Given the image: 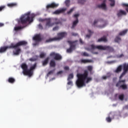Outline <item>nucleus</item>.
<instances>
[{
  "mask_svg": "<svg viewBox=\"0 0 128 128\" xmlns=\"http://www.w3.org/2000/svg\"><path fill=\"white\" fill-rule=\"evenodd\" d=\"M78 80L76 82V86L78 88H82L86 86V84L90 82L92 80V78L88 76V72H85L84 74H78Z\"/></svg>",
  "mask_w": 128,
  "mask_h": 128,
  "instance_id": "obj_1",
  "label": "nucleus"
},
{
  "mask_svg": "<svg viewBox=\"0 0 128 128\" xmlns=\"http://www.w3.org/2000/svg\"><path fill=\"white\" fill-rule=\"evenodd\" d=\"M28 42L25 41H22L18 42L16 45H14V44H12L10 46H5V47H1L0 48V52H4L8 50V48H14V50L13 51V54L14 56H18L20 52V46H24V44H26Z\"/></svg>",
  "mask_w": 128,
  "mask_h": 128,
  "instance_id": "obj_2",
  "label": "nucleus"
},
{
  "mask_svg": "<svg viewBox=\"0 0 128 128\" xmlns=\"http://www.w3.org/2000/svg\"><path fill=\"white\" fill-rule=\"evenodd\" d=\"M32 18H34V14H31L30 12H28L26 14L22 15L20 20H18L19 24H26V22H32L34 20Z\"/></svg>",
  "mask_w": 128,
  "mask_h": 128,
  "instance_id": "obj_3",
  "label": "nucleus"
},
{
  "mask_svg": "<svg viewBox=\"0 0 128 128\" xmlns=\"http://www.w3.org/2000/svg\"><path fill=\"white\" fill-rule=\"evenodd\" d=\"M36 64H34L32 66L30 70H28V66L26 64H22L21 65V68L23 70V74L24 76H32V70H34L36 66Z\"/></svg>",
  "mask_w": 128,
  "mask_h": 128,
  "instance_id": "obj_4",
  "label": "nucleus"
},
{
  "mask_svg": "<svg viewBox=\"0 0 128 128\" xmlns=\"http://www.w3.org/2000/svg\"><path fill=\"white\" fill-rule=\"evenodd\" d=\"M92 49L98 48V50H106V48H108V47H106V46H94V45H92Z\"/></svg>",
  "mask_w": 128,
  "mask_h": 128,
  "instance_id": "obj_5",
  "label": "nucleus"
},
{
  "mask_svg": "<svg viewBox=\"0 0 128 128\" xmlns=\"http://www.w3.org/2000/svg\"><path fill=\"white\" fill-rule=\"evenodd\" d=\"M51 56H53L55 60H60L62 58V56L60 55L56 54L54 52H52L50 54Z\"/></svg>",
  "mask_w": 128,
  "mask_h": 128,
  "instance_id": "obj_6",
  "label": "nucleus"
},
{
  "mask_svg": "<svg viewBox=\"0 0 128 128\" xmlns=\"http://www.w3.org/2000/svg\"><path fill=\"white\" fill-rule=\"evenodd\" d=\"M66 36V32H62L59 34H58V38H56L55 40H62V38Z\"/></svg>",
  "mask_w": 128,
  "mask_h": 128,
  "instance_id": "obj_7",
  "label": "nucleus"
},
{
  "mask_svg": "<svg viewBox=\"0 0 128 128\" xmlns=\"http://www.w3.org/2000/svg\"><path fill=\"white\" fill-rule=\"evenodd\" d=\"M58 6V4H56L54 2H53L51 4H48L46 6L47 8H57V6Z\"/></svg>",
  "mask_w": 128,
  "mask_h": 128,
  "instance_id": "obj_8",
  "label": "nucleus"
},
{
  "mask_svg": "<svg viewBox=\"0 0 128 128\" xmlns=\"http://www.w3.org/2000/svg\"><path fill=\"white\" fill-rule=\"evenodd\" d=\"M33 40L35 42H40V35L36 34L33 37Z\"/></svg>",
  "mask_w": 128,
  "mask_h": 128,
  "instance_id": "obj_9",
  "label": "nucleus"
},
{
  "mask_svg": "<svg viewBox=\"0 0 128 128\" xmlns=\"http://www.w3.org/2000/svg\"><path fill=\"white\" fill-rule=\"evenodd\" d=\"M64 10H66V9H61L57 10L54 12V14H60L61 12H64Z\"/></svg>",
  "mask_w": 128,
  "mask_h": 128,
  "instance_id": "obj_10",
  "label": "nucleus"
},
{
  "mask_svg": "<svg viewBox=\"0 0 128 128\" xmlns=\"http://www.w3.org/2000/svg\"><path fill=\"white\" fill-rule=\"evenodd\" d=\"M122 66H118V67L117 68L115 72L118 73V72H122Z\"/></svg>",
  "mask_w": 128,
  "mask_h": 128,
  "instance_id": "obj_11",
  "label": "nucleus"
},
{
  "mask_svg": "<svg viewBox=\"0 0 128 128\" xmlns=\"http://www.w3.org/2000/svg\"><path fill=\"white\" fill-rule=\"evenodd\" d=\"M118 16H122L123 14H126V12L124 11V10H120L119 11L118 13Z\"/></svg>",
  "mask_w": 128,
  "mask_h": 128,
  "instance_id": "obj_12",
  "label": "nucleus"
},
{
  "mask_svg": "<svg viewBox=\"0 0 128 128\" xmlns=\"http://www.w3.org/2000/svg\"><path fill=\"white\" fill-rule=\"evenodd\" d=\"M8 6V8H14V6H16V3H10V4H7Z\"/></svg>",
  "mask_w": 128,
  "mask_h": 128,
  "instance_id": "obj_13",
  "label": "nucleus"
},
{
  "mask_svg": "<svg viewBox=\"0 0 128 128\" xmlns=\"http://www.w3.org/2000/svg\"><path fill=\"white\" fill-rule=\"evenodd\" d=\"M110 6H114V4H116V2L114 0H109Z\"/></svg>",
  "mask_w": 128,
  "mask_h": 128,
  "instance_id": "obj_14",
  "label": "nucleus"
},
{
  "mask_svg": "<svg viewBox=\"0 0 128 128\" xmlns=\"http://www.w3.org/2000/svg\"><path fill=\"white\" fill-rule=\"evenodd\" d=\"M99 8H103V10H106V4L103 3L101 5L99 6Z\"/></svg>",
  "mask_w": 128,
  "mask_h": 128,
  "instance_id": "obj_15",
  "label": "nucleus"
},
{
  "mask_svg": "<svg viewBox=\"0 0 128 128\" xmlns=\"http://www.w3.org/2000/svg\"><path fill=\"white\" fill-rule=\"evenodd\" d=\"M128 32V30H124L120 33V36H124Z\"/></svg>",
  "mask_w": 128,
  "mask_h": 128,
  "instance_id": "obj_16",
  "label": "nucleus"
},
{
  "mask_svg": "<svg viewBox=\"0 0 128 128\" xmlns=\"http://www.w3.org/2000/svg\"><path fill=\"white\" fill-rule=\"evenodd\" d=\"M98 42H106V38L103 37L98 40Z\"/></svg>",
  "mask_w": 128,
  "mask_h": 128,
  "instance_id": "obj_17",
  "label": "nucleus"
},
{
  "mask_svg": "<svg viewBox=\"0 0 128 128\" xmlns=\"http://www.w3.org/2000/svg\"><path fill=\"white\" fill-rule=\"evenodd\" d=\"M78 19H76L75 21L73 22L72 27L74 28V26H76V24H78Z\"/></svg>",
  "mask_w": 128,
  "mask_h": 128,
  "instance_id": "obj_18",
  "label": "nucleus"
},
{
  "mask_svg": "<svg viewBox=\"0 0 128 128\" xmlns=\"http://www.w3.org/2000/svg\"><path fill=\"white\" fill-rule=\"evenodd\" d=\"M48 58H47V59L45 60L43 62L42 65L43 66H46V64H48Z\"/></svg>",
  "mask_w": 128,
  "mask_h": 128,
  "instance_id": "obj_19",
  "label": "nucleus"
},
{
  "mask_svg": "<svg viewBox=\"0 0 128 128\" xmlns=\"http://www.w3.org/2000/svg\"><path fill=\"white\" fill-rule=\"evenodd\" d=\"M50 66H56V63L54 62V60H52L50 62Z\"/></svg>",
  "mask_w": 128,
  "mask_h": 128,
  "instance_id": "obj_20",
  "label": "nucleus"
},
{
  "mask_svg": "<svg viewBox=\"0 0 128 128\" xmlns=\"http://www.w3.org/2000/svg\"><path fill=\"white\" fill-rule=\"evenodd\" d=\"M8 80L9 82H11V83L14 82V78H8Z\"/></svg>",
  "mask_w": 128,
  "mask_h": 128,
  "instance_id": "obj_21",
  "label": "nucleus"
},
{
  "mask_svg": "<svg viewBox=\"0 0 128 128\" xmlns=\"http://www.w3.org/2000/svg\"><path fill=\"white\" fill-rule=\"evenodd\" d=\"M72 78H74V74H72L69 75L68 80H72Z\"/></svg>",
  "mask_w": 128,
  "mask_h": 128,
  "instance_id": "obj_22",
  "label": "nucleus"
},
{
  "mask_svg": "<svg viewBox=\"0 0 128 128\" xmlns=\"http://www.w3.org/2000/svg\"><path fill=\"white\" fill-rule=\"evenodd\" d=\"M65 4H66V6H69L70 5V0H66L65 1Z\"/></svg>",
  "mask_w": 128,
  "mask_h": 128,
  "instance_id": "obj_23",
  "label": "nucleus"
},
{
  "mask_svg": "<svg viewBox=\"0 0 128 128\" xmlns=\"http://www.w3.org/2000/svg\"><path fill=\"white\" fill-rule=\"evenodd\" d=\"M121 88H123V90H126V84H123L122 86H121Z\"/></svg>",
  "mask_w": 128,
  "mask_h": 128,
  "instance_id": "obj_24",
  "label": "nucleus"
},
{
  "mask_svg": "<svg viewBox=\"0 0 128 128\" xmlns=\"http://www.w3.org/2000/svg\"><path fill=\"white\" fill-rule=\"evenodd\" d=\"M72 46H71L70 48V49L67 50V52H72Z\"/></svg>",
  "mask_w": 128,
  "mask_h": 128,
  "instance_id": "obj_25",
  "label": "nucleus"
},
{
  "mask_svg": "<svg viewBox=\"0 0 128 128\" xmlns=\"http://www.w3.org/2000/svg\"><path fill=\"white\" fill-rule=\"evenodd\" d=\"M106 120L108 122H112V119L110 118H107Z\"/></svg>",
  "mask_w": 128,
  "mask_h": 128,
  "instance_id": "obj_26",
  "label": "nucleus"
},
{
  "mask_svg": "<svg viewBox=\"0 0 128 128\" xmlns=\"http://www.w3.org/2000/svg\"><path fill=\"white\" fill-rule=\"evenodd\" d=\"M79 16H80V14H76L74 15V18H77Z\"/></svg>",
  "mask_w": 128,
  "mask_h": 128,
  "instance_id": "obj_27",
  "label": "nucleus"
},
{
  "mask_svg": "<svg viewBox=\"0 0 128 128\" xmlns=\"http://www.w3.org/2000/svg\"><path fill=\"white\" fill-rule=\"evenodd\" d=\"M126 82L124 80L123 81H120L118 84H117L116 86H120V84H122V82Z\"/></svg>",
  "mask_w": 128,
  "mask_h": 128,
  "instance_id": "obj_28",
  "label": "nucleus"
},
{
  "mask_svg": "<svg viewBox=\"0 0 128 128\" xmlns=\"http://www.w3.org/2000/svg\"><path fill=\"white\" fill-rule=\"evenodd\" d=\"M119 98L120 100H123L124 98V95L121 94L119 96Z\"/></svg>",
  "mask_w": 128,
  "mask_h": 128,
  "instance_id": "obj_29",
  "label": "nucleus"
},
{
  "mask_svg": "<svg viewBox=\"0 0 128 128\" xmlns=\"http://www.w3.org/2000/svg\"><path fill=\"white\" fill-rule=\"evenodd\" d=\"M20 30V27H15L14 28V30Z\"/></svg>",
  "mask_w": 128,
  "mask_h": 128,
  "instance_id": "obj_30",
  "label": "nucleus"
},
{
  "mask_svg": "<svg viewBox=\"0 0 128 128\" xmlns=\"http://www.w3.org/2000/svg\"><path fill=\"white\" fill-rule=\"evenodd\" d=\"M72 10H74V8H71V9L70 10V11L68 12V14H70V12H72Z\"/></svg>",
  "mask_w": 128,
  "mask_h": 128,
  "instance_id": "obj_31",
  "label": "nucleus"
},
{
  "mask_svg": "<svg viewBox=\"0 0 128 128\" xmlns=\"http://www.w3.org/2000/svg\"><path fill=\"white\" fill-rule=\"evenodd\" d=\"M44 56H46V54H44V53H42V54H40V58H44Z\"/></svg>",
  "mask_w": 128,
  "mask_h": 128,
  "instance_id": "obj_32",
  "label": "nucleus"
},
{
  "mask_svg": "<svg viewBox=\"0 0 128 128\" xmlns=\"http://www.w3.org/2000/svg\"><path fill=\"white\" fill-rule=\"evenodd\" d=\"M88 70H92V67L91 66H89L88 67Z\"/></svg>",
  "mask_w": 128,
  "mask_h": 128,
  "instance_id": "obj_33",
  "label": "nucleus"
},
{
  "mask_svg": "<svg viewBox=\"0 0 128 128\" xmlns=\"http://www.w3.org/2000/svg\"><path fill=\"white\" fill-rule=\"evenodd\" d=\"M68 84L69 86H72V82L69 81V82H68Z\"/></svg>",
  "mask_w": 128,
  "mask_h": 128,
  "instance_id": "obj_34",
  "label": "nucleus"
},
{
  "mask_svg": "<svg viewBox=\"0 0 128 128\" xmlns=\"http://www.w3.org/2000/svg\"><path fill=\"white\" fill-rule=\"evenodd\" d=\"M4 6H2L0 7V12L1 10H4Z\"/></svg>",
  "mask_w": 128,
  "mask_h": 128,
  "instance_id": "obj_35",
  "label": "nucleus"
},
{
  "mask_svg": "<svg viewBox=\"0 0 128 128\" xmlns=\"http://www.w3.org/2000/svg\"><path fill=\"white\" fill-rule=\"evenodd\" d=\"M83 55L84 56H88V54H87L86 52H84V53L83 54Z\"/></svg>",
  "mask_w": 128,
  "mask_h": 128,
  "instance_id": "obj_36",
  "label": "nucleus"
},
{
  "mask_svg": "<svg viewBox=\"0 0 128 128\" xmlns=\"http://www.w3.org/2000/svg\"><path fill=\"white\" fill-rule=\"evenodd\" d=\"M52 42V39H49L48 40H46V42Z\"/></svg>",
  "mask_w": 128,
  "mask_h": 128,
  "instance_id": "obj_37",
  "label": "nucleus"
},
{
  "mask_svg": "<svg viewBox=\"0 0 128 128\" xmlns=\"http://www.w3.org/2000/svg\"><path fill=\"white\" fill-rule=\"evenodd\" d=\"M116 42H118L119 40H120V38H116L115 40Z\"/></svg>",
  "mask_w": 128,
  "mask_h": 128,
  "instance_id": "obj_38",
  "label": "nucleus"
},
{
  "mask_svg": "<svg viewBox=\"0 0 128 128\" xmlns=\"http://www.w3.org/2000/svg\"><path fill=\"white\" fill-rule=\"evenodd\" d=\"M36 60V59H32V58L30 59V62H34Z\"/></svg>",
  "mask_w": 128,
  "mask_h": 128,
  "instance_id": "obj_39",
  "label": "nucleus"
},
{
  "mask_svg": "<svg viewBox=\"0 0 128 128\" xmlns=\"http://www.w3.org/2000/svg\"><path fill=\"white\" fill-rule=\"evenodd\" d=\"M82 62H88V60H82Z\"/></svg>",
  "mask_w": 128,
  "mask_h": 128,
  "instance_id": "obj_40",
  "label": "nucleus"
},
{
  "mask_svg": "<svg viewBox=\"0 0 128 128\" xmlns=\"http://www.w3.org/2000/svg\"><path fill=\"white\" fill-rule=\"evenodd\" d=\"M39 22H44V20H42V18H40L38 19Z\"/></svg>",
  "mask_w": 128,
  "mask_h": 128,
  "instance_id": "obj_41",
  "label": "nucleus"
},
{
  "mask_svg": "<svg viewBox=\"0 0 128 128\" xmlns=\"http://www.w3.org/2000/svg\"><path fill=\"white\" fill-rule=\"evenodd\" d=\"M38 28H40V29H42V25L39 24L38 25Z\"/></svg>",
  "mask_w": 128,
  "mask_h": 128,
  "instance_id": "obj_42",
  "label": "nucleus"
},
{
  "mask_svg": "<svg viewBox=\"0 0 128 128\" xmlns=\"http://www.w3.org/2000/svg\"><path fill=\"white\" fill-rule=\"evenodd\" d=\"M58 27H56V28H53V30H58Z\"/></svg>",
  "mask_w": 128,
  "mask_h": 128,
  "instance_id": "obj_43",
  "label": "nucleus"
},
{
  "mask_svg": "<svg viewBox=\"0 0 128 128\" xmlns=\"http://www.w3.org/2000/svg\"><path fill=\"white\" fill-rule=\"evenodd\" d=\"M102 78H103V80H106V76H103Z\"/></svg>",
  "mask_w": 128,
  "mask_h": 128,
  "instance_id": "obj_44",
  "label": "nucleus"
},
{
  "mask_svg": "<svg viewBox=\"0 0 128 128\" xmlns=\"http://www.w3.org/2000/svg\"><path fill=\"white\" fill-rule=\"evenodd\" d=\"M1 26H4V24L0 23V28H1Z\"/></svg>",
  "mask_w": 128,
  "mask_h": 128,
  "instance_id": "obj_45",
  "label": "nucleus"
},
{
  "mask_svg": "<svg viewBox=\"0 0 128 128\" xmlns=\"http://www.w3.org/2000/svg\"><path fill=\"white\" fill-rule=\"evenodd\" d=\"M47 26H52V25H50V23L46 24Z\"/></svg>",
  "mask_w": 128,
  "mask_h": 128,
  "instance_id": "obj_46",
  "label": "nucleus"
},
{
  "mask_svg": "<svg viewBox=\"0 0 128 128\" xmlns=\"http://www.w3.org/2000/svg\"><path fill=\"white\" fill-rule=\"evenodd\" d=\"M64 70H68V66H65Z\"/></svg>",
  "mask_w": 128,
  "mask_h": 128,
  "instance_id": "obj_47",
  "label": "nucleus"
},
{
  "mask_svg": "<svg viewBox=\"0 0 128 128\" xmlns=\"http://www.w3.org/2000/svg\"><path fill=\"white\" fill-rule=\"evenodd\" d=\"M114 62H116L112 61L111 62H110V64H114Z\"/></svg>",
  "mask_w": 128,
  "mask_h": 128,
  "instance_id": "obj_48",
  "label": "nucleus"
},
{
  "mask_svg": "<svg viewBox=\"0 0 128 128\" xmlns=\"http://www.w3.org/2000/svg\"><path fill=\"white\" fill-rule=\"evenodd\" d=\"M80 44H82V39L80 40Z\"/></svg>",
  "mask_w": 128,
  "mask_h": 128,
  "instance_id": "obj_49",
  "label": "nucleus"
},
{
  "mask_svg": "<svg viewBox=\"0 0 128 128\" xmlns=\"http://www.w3.org/2000/svg\"><path fill=\"white\" fill-rule=\"evenodd\" d=\"M122 56H124L123 54H121L120 56H118V58H122Z\"/></svg>",
  "mask_w": 128,
  "mask_h": 128,
  "instance_id": "obj_50",
  "label": "nucleus"
},
{
  "mask_svg": "<svg viewBox=\"0 0 128 128\" xmlns=\"http://www.w3.org/2000/svg\"><path fill=\"white\" fill-rule=\"evenodd\" d=\"M96 22H98V21H94V24H96Z\"/></svg>",
  "mask_w": 128,
  "mask_h": 128,
  "instance_id": "obj_51",
  "label": "nucleus"
},
{
  "mask_svg": "<svg viewBox=\"0 0 128 128\" xmlns=\"http://www.w3.org/2000/svg\"><path fill=\"white\" fill-rule=\"evenodd\" d=\"M62 72L60 71V72H58V74H62Z\"/></svg>",
  "mask_w": 128,
  "mask_h": 128,
  "instance_id": "obj_52",
  "label": "nucleus"
},
{
  "mask_svg": "<svg viewBox=\"0 0 128 128\" xmlns=\"http://www.w3.org/2000/svg\"><path fill=\"white\" fill-rule=\"evenodd\" d=\"M51 72H49L48 74H48H50V73H51Z\"/></svg>",
  "mask_w": 128,
  "mask_h": 128,
  "instance_id": "obj_53",
  "label": "nucleus"
},
{
  "mask_svg": "<svg viewBox=\"0 0 128 128\" xmlns=\"http://www.w3.org/2000/svg\"><path fill=\"white\" fill-rule=\"evenodd\" d=\"M86 38H90V36H86Z\"/></svg>",
  "mask_w": 128,
  "mask_h": 128,
  "instance_id": "obj_54",
  "label": "nucleus"
},
{
  "mask_svg": "<svg viewBox=\"0 0 128 128\" xmlns=\"http://www.w3.org/2000/svg\"><path fill=\"white\" fill-rule=\"evenodd\" d=\"M104 26H101L100 28H104Z\"/></svg>",
  "mask_w": 128,
  "mask_h": 128,
  "instance_id": "obj_55",
  "label": "nucleus"
}]
</instances>
